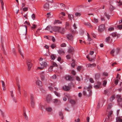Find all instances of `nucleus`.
I'll list each match as a JSON object with an SVG mask.
<instances>
[{"label":"nucleus","instance_id":"nucleus-32","mask_svg":"<svg viewBox=\"0 0 122 122\" xmlns=\"http://www.w3.org/2000/svg\"><path fill=\"white\" fill-rule=\"evenodd\" d=\"M46 110L48 112H51L52 110V108L50 107H47L46 108Z\"/></svg>","mask_w":122,"mask_h":122},{"label":"nucleus","instance_id":"nucleus-38","mask_svg":"<svg viewBox=\"0 0 122 122\" xmlns=\"http://www.w3.org/2000/svg\"><path fill=\"white\" fill-rule=\"evenodd\" d=\"M71 66L73 67H74L75 66V63L73 61L71 64Z\"/></svg>","mask_w":122,"mask_h":122},{"label":"nucleus","instance_id":"nucleus-63","mask_svg":"<svg viewBox=\"0 0 122 122\" xmlns=\"http://www.w3.org/2000/svg\"><path fill=\"white\" fill-rule=\"evenodd\" d=\"M53 66H57V64L55 62H54L53 63Z\"/></svg>","mask_w":122,"mask_h":122},{"label":"nucleus","instance_id":"nucleus-50","mask_svg":"<svg viewBox=\"0 0 122 122\" xmlns=\"http://www.w3.org/2000/svg\"><path fill=\"white\" fill-rule=\"evenodd\" d=\"M118 81H119L118 80V79H116L115 80V84L116 85H117L118 83Z\"/></svg>","mask_w":122,"mask_h":122},{"label":"nucleus","instance_id":"nucleus-36","mask_svg":"<svg viewBox=\"0 0 122 122\" xmlns=\"http://www.w3.org/2000/svg\"><path fill=\"white\" fill-rule=\"evenodd\" d=\"M17 85L18 87V90L19 92L20 91V84L19 83H17Z\"/></svg>","mask_w":122,"mask_h":122},{"label":"nucleus","instance_id":"nucleus-4","mask_svg":"<svg viewBox=\"0 0 122 122\" xmlns=\"http://www.w3.org/2000/svg\"><path fill=\"white\" fill-rule=\"evenodd\" d=\"M105 26L103 24L101 25L98 27V32H102L105 30Z\"/></svg>","mask_w":122,"mask_h":122},{"label":"nucleus","instance_id":"nucleus-55","mask_svg":"<svg viewBox=\"0 0 122 122\" xmlns=\"http://www.w3.org/2000/svg\"><path fill=\"white\" fill-rule=\"evenodd\" d=\"M92 65H91V64H88L86 65V66L87 67H92L91 66Z\"/></svg>","mask_w":122,"mask_h":122},{"label":"nucleus","instance_id":"nucleus-16","mask_svg":"<svg viewBox=\"0 0 122 122\" xmlns=\"http://www.w3.org/2000/svg\"><path fill=\"white\" fill-rule=\"evenodd\" d=\"M56 84H52V83L50 84V86H49V87H49V89H50L51 91H53V89H52L53 88L51 86H54L56 85Z\"/></svg>","mask_w":122,"mask_h":122},{"label":"nucleus","instance_id":"nucleus-51","mask_svg":"<svg viewBox=\"0 0 122 122\" xmlns=\"http://www.w3.org/2000/svg\"><path fill=\"white\" fill-rule=\"evenodd\" d=\"M90 81L91 83H93L94 82V81L92 78H90Z\"/></svg>","mask_w":122,"mask_h":122},{"label":"nucleus","instance_id":"nucleus-61","mask_svg":"<svg viewBox=\"0 0 122 122\" xmlns=\"http://www.w3.org/2000/svg\"><path fill=\"white\" fill-rule=\"evenodd\" d=\"M50 27L51 26H47L45 29V30H49L50 29Z\"/></svg>","mask_w":122,"mask_h":122},{"label":"nucleus","instance_id":"nucleus-53","mask_svg":"<svg viewBox=\"0 0 122 122\" xmlns=\"http://www.w3.org/2000/svg\"><path fill=\"white\" fill-rule=\"evenodd\" d=\"M88 40L89 41H92V39L89 36H87Z\"/></svg>","mask_w":122,"mask_h":122},{"label":"nucleus","instance_id":"nucleus-26","mask_svg":"<svg viewBox=\"0 0 122 122\" xmlns=\"http://www.w3.org/2000/svg\"><path fill=\"white\" fill-rule=\"evenodd\" d=\"M53 102L54 103H57L60 102L59 100L56 99H55L53 100Z\"/></svg>","mask_w":122,"mask_h":122},{"label":"nucleus","instance_id":"nucleus-46","mask_svg":"<svg viewBox=\"0 0 122 122\" xmlns=\"http://www.w3.org/2000/svg\"><path fill=\"white\" fill-rule=\"evenodd\" d=\"M1 81L2 83V86L4 88L5 87V83L4 81Z\"/></svg>","mask_w":122,"mask_h":122},{"label":"nucleus","instance_id":"nucleus-64","mask_svg":"<svg viewBox=\"0 0 122 122\" xmlns=\"http://www.w3.org/2000/svg\"><path fill=\"white\" fill-rule=\"evenodd\" d=\"M118 102H120L122 101V98H118L117 100Z\"/></svg>","mask_w":122,"mask_h":122},{"label":"nucleus","instance_id":"nucleus-62","mask_svg":"<svg viewBox=\"0 0 122 122\" xmlns=\"http://www.w3.org/2000/svg\"><path fill=\"white\" fill-rule=\"evenodd\" d=\"M94 53V52L93 51H90L89 54L91 55H93Z\"/></svg>","mask_w":122,"mask_h":122},{"label":"nucleus","instance_id":"nucleus-17","mask_svg":"<svg viewBox=\"0 0 122 122\" xmlns=\"http://www.w3.org/2000/svg\"><path fill=\"white\" fill-rule=\"evenodd\" d=\"M110 35H111L113 37H117L118 36V35L116 32L112 33Z\"/></svg>","mask_w":122,"mask_h":122},{"label":"nucleus","instance_id":"nucleus-3","mask_svg":"<svg viewBox=\"0 0 122 122\" xmlns=\"http://www.w3.org/2000/svg\"><path fill=\"white\" fill-rule=\"evenodd\" d=\"M72 85L71 83H70L68 86H64L63 87V89L64 91H69L71 88V86Z\"/></svg>","mask_w":122,"mask_h":122},{"label":"nucleus","instance_id":"nucleus-8","mask_svg":"<svg viewBox=\"0 0 122 122\" xmlns=\"http://www.w3.org/2000/svg\"><path fill=\"white\" fill-rule=\"evenodd\" d=\"M65 78L67 80L72 81L74 80L72 76L69 75L66 76H65Z\"/></svg>","mask_w":122,"mask_h":122},{"label":"nucleus","instance_id":"nucleus-34","mask_svg":"<svg viewBox=\"0 0 122 122\" xmlns=\"http://www.w3.org/2000/svg\"><path fill=\"white\" fill-rule=\"evenodd\" d=\"M114 9V8L112 5H110L109 8V9L111 11H112Z\"/></svg>","mask_w":122,"mask_h":122},{"label":"nucleus","instance_id":"nucleus-12","mask_svg":"<svg viewBox=\"0 0 122 122\" xmlns=\"http://www.w3.org/2000/svg\"><path fill=\"white\" fill-rule=\"evenodd\" d=\"M49 5L48 3H46L44 6V8L45 10H47L49 8Z\"/></svg>","mask_w":122,"mask_h":122},{"label":"nucleus","instance_id":"nucleus-52","mask_svg":"<svg viewBox=\"0 0 122 122\" xmlns=\"http://www.w3.org/2000/svg\"><path fill=\"white\" fill-rule=\"evenodd\" d=\"M81 67L80 66H79L77 68V69L79 71L81 70Z\"/></svg>","mask_w":122,"mask_h":122},{"label":"nucleus","instance_id":"nucleus-48","mask_svg":"<svg viewBox=\"0 0 122 122\" xmlns=\"http://www.w3.org/2000/svg\"><path fill=\"white\" fill-rule=\"evenodd\" d=\"M114 30V28L113 27H110L108 29V30L110 31L113 30Z\"/></svg>","mask_w":122,"mask_h":122},{"label":"nucleus","instance_id":"nucleus-11","mask_svg":"<svg viewBox=\"0 0 122 122\" xmlns=\"http://www.w3.org/2000/svg\"><path fill=\"white\" fill-rule=\"evenodd\" d=\"M65 31V29L64 28L60 27H59L58 32L62 34H64Z\"/></svg>","mask_w":122,"mask_h":122},{"label":"nucleus","instance_id":"nucleus-5","mask_svg":"<svg viewBox=\"0 0 122 122\" xmlns=\"http://www.w3.org/2000/svg\"><path fill=\"white\" fill-rule=\"evenodd\" d=\"M27 33V27L25 25L23 26L21 32V34L23 35H25Z\"/></svg>","mask_w":122,"mask_h":122},{"label":"nucleus","instance_id":"nucleus-28","mask_svg":"<svg viewBox=\"0 0 122 122\" xmlns=\"http://www.w3.org/2000/svg\"><path fill=\"white\" fill-rule=\"evenodd\" d=\"M81 15V14L80 13L76 12L75 13V15L76 17L80 16Z\"/></svg>","mask_w":122,"mask_h":122},{"label":"nucleus","instance_id":"nucleus-2","mask_svg":"<svg viewBox=\"0 0 122 122\" xmlns=\"http://www.w3.org/2000/svg\"><path fill=\"white\" fill-rule=\"evenodd\" d=\"M31 60L30 59H27L26 61V64L28 66V70L29 71L32 66V64L31 62Z\"/></svg>","mask_w":122,"mask_h":122},{"label":"nucleus","instance_id":"nucleus-22","mask_svg":"<svg viewBox=\"0 0 122 122\" xmlns=\"http://www.w3.org/2000/svg\"><path fill=\"white\" fill-rule=\"evenodd\" d=\"M36 84L39 86H41L42 85L41 82L39 80H38L36 82Z\"/></svg>","mask_w":122,"mask_h":122},{"label":"nucleus","instance_id":"nucleus-30","mask_svg":"<svg viewBox=\"0 0 122 122\" xmlns=\"http://www.w3.org/2000/svg\"><path fill=\"white\" fill-rule=\"evenodd\" d=\"M107 82V80H104L103 81V86H105L106 85Z\"/></svg>","mask_w":122,"mask_h":122},{"label":"nucleus","instance_id":"nucleus-44","mask_svg":"<svg viewBox=\"0 0 122 122\" xmlns=\"http://www.w3.org/2000/svg\"><path fill=\"white\" fill-rule=\"evenodd\" d=\"M119 49H117V50L116 51V53L115 54V56L116 55H117V54L119 52Z\"/></svg>","mask_w":122,"mask_h":122},{"label":"nucleus","instance_id":"nucleus-56","mask_svg":"<svg viewBox=\"0 0 122 122\" xmlns=\"http://www.w3.org/2000/svg\"><path fill=\"white\" fill-rule=\"evenodd\" d=\"M28 10V8L27 7H25L23 9V10L24 11H27Z\"/></svg>","mask_w":122,"mask_h":122},{"label":"nucleus","instance_id":"nucleus-25","mask_svg":"<svg viewBox=\"0 0 122 122\" xmlns=\"http://www.w3.org/2000/svg\"><path fill=\"white\" fill-rule=\"evenodd\" d=\"M115 52V50L114 49L112 50L111 51L110 54L113 56H115V54H114V53Z\"/></svg>","mask_w":122,"mask_h":122},{"label":"nucleus","instance_id":"nucleus-29","mask_svg":"<svg viewBox=\"0 0 122 122\" xmlns=\"http://www.w3.org/2000/svg\"><path fill=\"white\" fill-rule=\"evenodd\" d=\"M56 56L54 55H51V59L54 60Z\"/></svg>","mask_w":122,"mask_h":122},{"label":"nucleus","instance_id":"nucleus-9","mask_svg":"<svg viewBox=\"0 0 122 122\" xmlns=\"http://www.w3.org/2000/svg\"><path fill=\"white\" fill-rule=\"evenodd\" d=\"M45 73L44 71H43L41 72L40 76L41 79L42 80H44V79L45 78Z\"/></svg>","mask_w":122,"mask_h":122},{"label":"nucleus","instance_id":"nucleus-1","mask_svg":"<svg viewBox=\"0 0 122 122\" xmlns=\"http://www.w3.org/2000/svg\"><path fill=\"white\" fill-rule=\"evenodd\" d=\"M40 63L41 66L38 67L37 69L42 70L45 67H46L47 66L46 61L45 59H43L41 58H40Z\"/></svg>","mask_w":122,"mask_h":122},{"label":"nucleus","instance_id":"nucleus-45","mask_svg":"<svg viewBox=\"0 0 122 122\" xmlns=\"http://www.w3.org/2000/svg\"><path fill=\"white\" fill-rule=\"evenodd\" d=\"M73 49H70L68 50V52L69 53H72V52H73Z\"/></svg>","mask_w":122,"mask_h":122},{"label":"nucleus","instance_id":"nucleus-47","mask_svg":"<svg viewBox=\"0 0 122 122\" xmlns=\"http://www.w3.org/2000/svg\"><path fill=\"white\" fill-rule=\"evenodd\" d=\"M76 80L78 81H80L81 80L80 78L78 76H76Z\"/></svg>","mask_w":122,"mask_h":122},{"label":"nucleus","instance_id":"nucleus-18","mask_svg":"<svg viewBox=\"0 0 122 122\" xmlns=\"http://www.w3.org/2000/svg\"><path fill=\"white\" fill-rule=\"evenodd\" d=\"M69 102L72 104H75L76 103L75 101L73 100L69 99Z\"/></svg>","mask_w":122,"mask_h":122},{"label":"nucleus","instance_id":"nucleus-13","mask_svg":"<svg viewBox=\"0 0 122 122\" xmlns=\"http://www.w3.org/2000/svg\"><path fill=\"white\" fill-rule=\"evenodd\" d=\"M111 39V41L110 42H114V41H113L112 40V39H111L110 37V36H109L108 37H107L105 39L106 41V42H108L109 40Z\"/></svg>","mask_w":122,"mask_h":122},{"label":"nucleus","instance_id":"nucleus-31","mask_svg":"<svg viewBox=\"0 0 122 122\" xmlns=\"http://www.w3.org/2000/svg\"><path fill=\"white\" fill-rule=\"evenodd\" d=\"M104 15L108 19H110V16L107 14L106 12H105L104 13Z\"/></svg>","mask_w":122,"mask_h":122},{"label":"nucleus","instance_id":"nucleus-10","mask_svg":"<svg viewBox=\"0 0 122 122\" xmlns=\"http://www.w3.org/2000/svg\"><path fill=\"white\" fill-rule=\"evenodd\" d=\"M52 99V97L50 95H47L46 98V100L48 102H49Z\"/></svg>","mask_w":122,"mask_h":122},{"label":"nucleus","instance_id":"nucleus-6","mask_svg":"<svg viewBox=\"0 0 122 122\" xmlns=\"http://www.w3.org/2000/svg\"><path fill=\"white\" fill-rule=\"evenodd\" d=\"M66 37L67 39L71 41L72 42L73 40V36L71 33H69L66 35Z\"/></svg>","mask_w":122,"mask_h":122},{"label":"nucleus","instance_id":"nucleus-27","mask_svg":"<svg viewBox=\"0 0 122 122\" xmlns=\"http://www.w3.org/2000/svg\"><path fill=\"white\" fill-rule=\"evenodd\" d=\"M31 106L32 107L34 108L35 106V101H31Z\"/></svg>","mask_w":122,"mask_h":122},{"label":"nucleus","instance_id":"nucleus-7","mask_svg":"<svg viewBox=\"0 0 122 122\" xmlns=\"http://www.w3.org/2000/svg\"><path fill=\"white\" fill-rule=\"evenodd\" d=\"M87 92H89V94H87L86 92L85 91H84L83 92V94L84 96H86L87 97H89L92 95V91L91 90H88Z\"/></svg>","mask_w":122,"mask_h":122},{"label":"nucleus","instance_id":"nucleus-58","mask_svg":"<svg viewBox=\"0 0 122 122\" xmlns=\"http://www.w3.org/2000/svg\"><path fill=\"white\" fill-rule=\"evenodd\" d=\"M80 119L79 118H78L77 119H75V122H80Z\"/></svg>","mask_w":122,"mask_h":122},{"label":"nucleus","instance_id":"nucleus-59","mask_svg":"<svg viewBox=\"0 0 122 122\" xmlns=\"http://www.w3.org/2000/svg\"><path fill=\"white\" fill-rule=\"evenodd\" d=\"M71 74L74 75H76V72L75 71L73 70H72L71 72Z\"/></svg>","mask_w":122,"mask_h":122},{"label":"nucleus","instance_id":"nucleus-54","mask_svg":"<svg viewBox=\"0 0 122 122\" xmlns=\"http://www.w3.org/2000/svg\"><path fill=\"white\" fill-rule=\"evenodd\" d=\"M94 20L95 23H97L98 21V19L95 18H94Z\"/></svg>","mask_w":122,"mask_h":122},{"label":"nucleus","instance_id":"nucleus-40","mask_svg":"<svg viewBox=\"0 0 122 122\" xmlns=\"http://www.w3.org/2000/svg\"><path fill=\"white\" fill-rule=\"evenodd\" d=\"M61 47H65L66 46V45L65 43H63L61 45Z\"/></svg>","mask_w":122,"mask_h":122},{"label":"nucleus","instance_id":"nucleus-35","mask_svg":"<svg viewBox=\"0 0 122 122\" xmlns=\"http://www.w3.org/2000/svg\"><path fill=\"white\" fill-rule=\"evenodd\" d=\"M54 93L58 97H60V94L59 93L56 91H54Z\"/></svg>","mask_w":122,"mask_h":122},{"label":"nucleus","instance_id":"nucleus-24","mask_svg":"<svg viewBox=\"0 0 122 122\" xmlns=\"http://www.w3.org/2000/svg\"><path fill=\"white\" fill-rule=\"evenodd\" d=\"M34 95L32 94H31L30 95L31 101H34Z\"/></svg>","mask_w":122,"mask_h":122},{"label":"nucleus","instance_id":"nucleus-23","mask_svg":"<svg viewBox=\"0 0 122 122\" xmlns=\"http://www.w3.org/2000/svg\"><path fill=\"white\" fill-rule=\"evenodd\" d=\"M68 17L70 20H71L73 19V16L72 15L69 14Z\"/></svg>","mask_w":122,"mask_h":122},{"label":"nucleus","instance_id":"nucleus-57","mask_svg":"<svg viewBox=\"0 0 122 122\" xmlns=\"http://www.w3.org/2000/svg\"><path fill=\"white\" fill-rule=\"evenodd\" d=\"M36 25L35 24H33V26L31 27L32 29H35L36 27Z\"/></svg>","mask_w":122,"mask_h":122},{"label":"nucleus","instance_id":"nucleus-21","mask_svg":"<svg viewBox=\"0 0 122 122\" xmlns=\"http://www.w3.org/2000/svg\"><path fill=\"white\" fill-rule=\"evenodd\" d=\"M25 107H23V110H24V116L25 117V118L26 119L27 118V116L26 115V113L25 111Z\"/></svg>","mask_w":122,"mask_h":122},{"label":"nucleus","instance_id":"nucleus-19","mask_svg":"<svg viewBox=\"0 0 122 122\" xmlns=\"http://www.w3.org/2000/svg\"><path fill=\"white\" fill-rule=\"evenodd\" d=\"M116 122H122V119L119 117L116 118Z\"/></svg>","mask_w":122,"mask_h":122},{"label":"nucleus","instance_id":"nucleus-43","mask_svg":"<svg viewBox=\"0 0 122 122\" xmlns=\"http://www.w3.org/2000/svg\"><path fill=\"white\" fill-rule=\"evenodd\" d=\"M53 67L51 66L48 69L49 71L50 72L52 70Z\"/></svg>","mask_w":122,"mask_h":122},{"label":"nucleus","instance_id":"nucleus-49","mask_svg":"<svg viewBox=\"0 0 122 122\" xmlns=\"http://www.w3.org/2000/svg\"><path fill=\"white\" fill-rule=\"evenodd\" d=\"M115 98V96L114 95H113L110 98L111 100L112 101Z\"/></svg>","mask_w":122,"mask_h":122},{"label":"nucleus","instance_id":"nucleus-39","mask_svg":"<svg viewBox=\"0 0 122 122\" xmlns=\"http://www.w3.org/2000/svg\"><path fill=\"white\" fill-rule=\"evenodd\" d=\"M11 96L12 98H13L14 99V96L13 92L12 91H10Z\"/></svg>","mask_w":122,"mask_h":122},{"label":"nucleus","instance_id":"nucleus-33","mask_svg":"<svg viewBox=\"0 0 122 122\" xmlns=\"http://www.w3.org/2000/svg\"><path fill=\"white\" fill-rule=\"evenodd\" d=\"M85 25H88L89 26H91L92 28V27L91 26V24L89 22H87V23H85L84 24Z\"/></svg>","mask_w":122,"mask_h":122},{"label":"nucleus","instance_id":"nucleus-41","mask_svg":"<svg viewBox=\"0 0 122 122\" xmlns=\"http://www.w3.org/2000/svg\"><path fill=\"white\" fill-rule=\"evenodd\" d=\"M112 106V105L111 104H110L107 107V109H110L111 108Z\"/></svg>","mask_w":122,"mask_h":122},{"label":"nucleus","instance_id":"nucleus-37","mask_svg":"<svg viewBox=\"0 0 122 122\" xmlns=\"http://www.w3.org/2000/svg\"><path fill=\"white\" fill-rule=\"evenodd\" d=\"M51 47L52 49H53L56 47V46L55 44H54L51 45Z\"/></svg>","mask_w":122,"mask_h":122},{"label":"nucleus","instance_id":"nucleus-20","mask_svg":"<svg viewBox=\"0 0 122 122\" xmlns=\"http://www.w3.org/2000/svg\"><path fill=\"white\" fill-rule=\"evenodd\" d=\"M62 23V21H60L59 20H55L54 21V24H56L57 23H58V24H61Z\"/></svg>","mask_w":122,"mask_h":122},{"label":"nucleus","instance_id":"nucleus-60","mask_svg":"<svg viewBox=\"0 0 122 122\" xmlns=\"http://www.w3.org/2000/svg\"><path fill=\"white\" fill-rule=\"evenodd\" d=\"M101 20L102 21H105V18L104 17H103L102 16H101Z\"/></svg>","mask_w":122,"mask_h":122},{"label":"nucleus","instance_id":"nucleus-15","mask_svg":"<svg viewBox=\"0 0 122 122\" xmlns=\"http://www.w3.org/2000/svg\"><path fill=\"white\" fill-rule=\"evenodd\" d=\"M58 53L60 54H63L65 53L64 50L63 49H60L58 51Z\"/></svg>","mask_w":122,"mask_h":122},{"label":"nucleus","instance_id":"nucleus-42","mask_svg":"<svg viewBox=\"0 0 122 122\" xmlns=\"http://www.w3.org/2000/svg\"><path fill=\"white\" fill-rule=\"evenodd\" d=\"M117 28L119 29H122V25H118L117 26Z\"/></svg>","mask_w":122,"mask_h":122},{"label":"nucleus","instance_id":"nucleus-14","mask_svg":"<svg viewBox=\"0 0 122 122\" xmlns=\"http://www.w3.org/2000/svg\"><path fill=\"white\" fill-rule=\"evenodd\" d=\"M60 27L55 26L53 28V30L56 32H59Z\"/></svg>","mask_w":122,"mask_h":122}]
</instances>
